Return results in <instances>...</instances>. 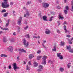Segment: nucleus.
<instances>
[{"label":"nucleus","mask_w":73,"mask_h":73,"mask_svg":"<svg viewBox=\"0 0 73 73\" xmlns=\"http://www.w3.org/2000/svg\"><path fill=\"white\" fill-rule=\"evenodd\" d=\"M26 13L27 16H29V12H28V10H27Z\"/></svg>","instance_id":"26"},{"label":"nucleus","mask_w":73,"mask_h":73,"mask_svg":"<svg viewBox=\"0 0 73 73\" xmlns=\"http://www.w3.org/2000/svg\"><path fill=\"white\" fill-rule=\"evenodd\" d=\"M10 4L11 5H13V2H10Z\"/></svg>","instance_id":"48"},{"label":"nucleus","mask_w":73,"mask_h":73,"mask_svg":"<svg viewBox=\"0 0 73 73\" xmlns=\"http://www.w3.org/2000/svg\"><path fill=\"white\" fill-rule=\"evenodd\" d=\"M68 43L69 44H72V41L70 40H69Z\"/></svg>","instance_id":"40"},{"label":"nucleus","mask_w":73,"mask_h":73,"mask_svg":"<svg viewBox=\"0 0 73 73\" xmlns=\"http://www.w3.org/2000/svg\"><path fill=\"white\" fill-rule=\"evenodd\" d=\"M64 30L65 31V33H67L68 32V31H67V30H66V26L64 25Z\"/></svg>","instance_id":"18"},{"label":"nucleus","mask_w":73,"mask_h":73,"mask_svg":"<svg viewBox=\"0 0 73 73\" xmlns=\"http://www.w3.org/2000/svg\"><path fill=\"white\" fill-rule=\"evenodd\" d=\"M53 17H54L53 16L51 17V18H50V19L49 20V21H52V20H53V19H52V18H53Z\"/></svg>","instance_id":"33"},{"label":"nucleus","mask_w":73,"mask_h":73,"mask_svg":"<svg viewBox=\"0 0 73 73\" xmlns=\"http://www.w3.org/2000/svg\"><path fill=\"white\" fill-rule=\"evenodd\" d=\"M65 9H66V10H67V11H69V7L68 6H66V7Z\"/></svg>","instance_id":"35"},{"label":"nucleus","mask_w":73,"mask_h":73,"mask_svg":"<svg viewBox=\"0 0 73 73\" xmlns=\"http://www.w3.org/2000/svg\"><path fill=\"white\" fill-rule=\"evenodd\" d=\"M39 69L37 70L38 72H40L41 70V69H42L43 66H41V65H39Z\"/></svg>","instance_id":"11"},{"label":"nucleus","mask_w":73,"mask_h":73,"mask_svg":"<svg viewBox=\"0 0 73 73\" xmlns=\"http://www.w3.org/2000/svg\"><path fill=\"white\" fill-rule=\"evenodd\" d=\"M8 15V13H6L3 15V16L4 17H7Z\"/></svg>","instance_id":"23"},{"label":"nucleus","mask_w":73,"mask_h":73,"mask_svg":"<svg viewBox=\"0 0 73 73\" xmlns=\"http://www.w3.org/2000/svg\"><path fill=\"white\" fill-rule=\"evenodd\" d=\"M27 68H26V70H28L29 69V67L28 66V65H27Z\"/></svg>","instance_id":"47"},{"label":"nucleus","mask_w":73,"mask_h":73,"mask_svg":"<svg viewBox=\"0 0 73 73\" xmlns=\"http://www.w3.org/2000/svg\"><path fill=\"white\" fill-rule=\"evenodd\" d=\"M4 2L2 3V7L3 8H8L9 7V5L8 4L7 0H4Z\"/></svg>","instance_id":"1"},{"label":"nucleus","mask_w":73,"mask_h":73,"mask_svg":"<svg viewBox=\"0 0 73 73\" xmlns=\"http://www.w3.org/2000/svg\"><path fill=\"white\" fill-rule=\"evenodd\" d=\"M4 30L7 31V30H8V28H5Z\"/></svg>","instance_id":"54"},{"label":"nucleus","mask_w":73,"mask_h":73,"mask_svg":"<svg viewBox=\"0 0 73 73\" xmlns=\"http://www.w3.org/2000/svg\"><path fill=\"white\" fill-rule=\"evenodd\" d=\"M13 68L15 71H16V69H20V68L17 66V65L16 63H14Z\"/></svg>","instance_id":"3"},{"label":"nucleus","mask_w":73,"mask_h":73,"mask_svg":"<svg viewBox=\"0 0 73 73\" xmlns=\"http://www.w3.org/2000/svg\"><path fill=\"white\" fill-rule=\"evenodd\" d=\"M51 61L50 60H48V63H50Z\"/></svg>","instance_id":"64"},{"label":"nucleus","mask_w":73,"mask_h":73,"mask_svg":"<svg viewBox=\"0 0 73 73\" xmlns=\"http://www.w3.org/2000/svg\"><path fill=\"white\" fill-rule=\"evenodd\" d=\"M69 51L70 52L73 53V49H70V50H69Z\"/></svg>","instance_id":"38"},{"label":"nucleus","mask_w":73,"mask_h":73,"mask_svg":"<svg viewBox=\"0 0 73 73\" xmlns=\"http://www.w3.org/2000/svg\"><path fill=\"white\" fill-rule=\"evenodd\" d=\"M56 31L58 33H60V30H57Z\"/></svg>","instance_id":"41"},{"label":"nucleus","mask_w":73,"mask_h":73,"mask_svg":"<svg viewBox=\"0 0 73 73\" xmlns=\"http://www.w3.org/2000/svg\"><path fill=\"white\" fill-rule=\"evenodd\" d=\"M58 18H59V19L60 20H63V19H64V17H62V16L58 17Z\"/></svg>","instance_id":"22"},{"label":"nucleus","mask_w":73,"mask_h":73,"mask_svg":"<svg viewBox=\"0 0 73 73\" xmlns=\"http://www.w3.org/2000/svg\"><path fill=\"white\" fill-rule=\"evenodd\" d=\"M71 64V63H69L68 65H67V66H68V68H70V66H71V65H70V64Z\"/></svg>","instance_id":"30"},{"label":"nucleus","mask_w":73,"mask_h":73,"mask_svg":"<svg viewBox=\"0 0 73 73\" xmlns=\"http://www.w3.org/2000/svg\"><path fill=\"white\" fill-rule=\"evenodd\" d=\"M56 3L57 4H59V3H58V1H56Z\"/></svg>","instance_id":"63"},{"label":"nucleus","mask_w":73,"mask_h":73,"mask_svg":"<svg viewBox=\"0 0 73 73\" xmlns=\"http://www.w3.org/2000/svg\"><path fill=\"white\" fill-rule=\"evenodd\" d=\"M64 12L65 14H67L68 13V11L66 10H64Z\"/></svg>","instance_id":"31"},{"label":"nucleus","mask_w":73,"mask_h":73,"mask_svg":"<svg viewBox=\"0 0 73 73\" xmlns=\"http://www.w3.org/2000/svg\"><path fill=\"white\" fill-rule=\"evenodd\" d=\"M54 49H52V51L54 52H56L57 51V50L56 49V46H55L53 48Z\"/></svg>","instance_id":"17"},{"label":"nucleus","mask_w":73,"mask_h":73,"mask_svg":"<svg viewBox=\"0 0 73 73\" xmlns=\"http://www.w3.org/2000/svg\"><path fill=\"white\" fill-rule=\"evenodd\" d=\"M19 54H21L22 52H23L24 53H26V50H25L24 49H19Z\"/></svg>","instance_id":"7"},{"label":"nucleus","mask_w":73,"mask_h":73,"mask_svg":"<svg viewBox=\"0 0 73 73\" xmlns=\"http://www.w3.org/2000/svg\"><path fill=\"white\" fill-rule=\"evenodd\" d=\"M23 9L24 10H25V9H26V8H25V7H23Z\"/></svg>","instance_id":"59"},{"label":"nucleus","mask_w":73,"mask_h":73,"mask_svg":"<svg viewBox=\"0 0 73 73\" xmlns=\"http://www.w3.org/2000/svg\"><path fill=\"white\" fill-rule=\"evenodd\" d=\"M33 57H34V55L33 54H31L29 55V58L30 59H31V58H32Z\"/></svg>","instance_id":"16"},{"label":"nucleus","mask_w":73,"mask_h":73,"mask_svg":"<svg viewBox=\"0 0 73 73\" xmlns=\"http://www.w3.org/2000/svg\"><path fill=\"white\" fill-rule=\"evenodd\" d=\"M64 69L62 68H60V70L61 72H63L64 71Z\"/></svg>","instance_id":"27"},{"label":"nucleus","mask_w":73,"mask_h":73,"mask_svg":"<svg viewBox=\"0 0 73 73\" xmlns=\"http://www.w3.org/2000/svg\"><path fill=\"white\" fill-rule=\"evenodd\" d=\"M21 20H22V17H21L18 20V24L19 25H21Z\"/></svg>","instance_id":"5"},{"label":"nucleus","mask_w":73,"mask_h":73,"mask_svg":"<svg viewBox=\"0 0 73 73\" xmlns=\"http://www.w3.org/2000/svg\"><path fill=\"white\" fill-rule=\"evenodd\" d=\"M3 42H7V38L5 37H3Z\"/></svg>","instance_id":"25"},{"label":"nucleus","mask_w":73,"mask_h":73,"mask_svg":"<svg viewBox=\"0 0 73 73\" xmlns=\"http://www.w3.org/2000/svg\"><path fill=\"white\" fill-rule=\"evenodd\" d=\"M1 57H7V55H5V54H2L1 55Z\"/></svg>","instance_id":"19"},{"label":"nucleus","mask_w":73,"mask_h":73,"mask_svg":"<svg viewBox=\"0 0 73 73\" xmlns=\"http://www.w3.org/2000/svg\"><path fill=\"white\" fill-rule=\"evenodd\" d=\"M9 23H7L6 25V27H8V26L9 25Z\"/></svg>","instance_id":"46"},{"label":"nucleus","mask_w":73,"mask_h":73,"mask_svg":"<svg viewBox=\"0 0 73 73\" xmlns=\"http://www.w3.org/2000/svg\"><path fill=\"white\" fill-rule=\"evenodd\" d=\"M57 8V9H60V8H61V7H60V6H58Z\"/></svg>","instance_id":"42"},{"label":"nucleus","mask_w":73,"mask_h":73,"mask_svg":"<svg viewBox=\"0 0 73 73\" xmlns=\"http://www.w3.org/2000/svg\"><path fill=\"white\" fill-rule=\"evenodd\" d=\"M38 66V64L36 63V62H34V66L35 68H36V67H37V66Z\"/></svg>","instance_id":"15"},{"label":"nucleus","mask_w":73,"mask_h":73,"mask_svg":"<svg viewBox=\"0 0 73 73\" xmlns=\"http://www.w3.org/2000/svg\"><path fill=\"white\" fill-rule=\"evenodd\" d=\"M7 49L8 50H9V51H10V52H12L13 49V47H12V46H11L8 47L7 48Z\"/></svg>","instance_id":"9"},{"label":"nucleus","mask_w":73,"mask_h":73,"mask_svg":"<svg viewBox=\"0 0 73 73\" xmlns=\"http://www.w3.org/2000/svg\"><path fill=\"white\" fill-rule=\"evenodd\" d=\"M4 33V32L3 31H0V35L2 34V33Z\"/></svg>","instance_id":"58"},{"label":"nucleus","mask_w":73,"mask_h":73,"mask_svg":"<svg viewBox=\"0 0 73 73\" xmlns=\"http://www.w3.org/2000/svg\"><path fill=\"white\" fill-rule=\"evenodd\" d=\"M71 11H73V5L72 7V9H71Z\"/></svg>","instance_id":"50"},{"label":"nucleus","mask_w":73,"mask_h":73,"mask_svg":"<svg viewBox=\"0 0 73 73\" xmlns=\"http://www.w3.org/2000/svg\"><path fill=\"white\" fill-rule=\"evenodd\" d=\"M41 53V51L40 50H38L37 52V53Z\"/></svg>","instance_id":"44"},{"label":"nucleus","mask_w":73,"mask_h":73,"mask_svg":"<svg viewBox=\"0 0 73 73\" xmlns=\"http://www.w3.org/2000/svg\"><path fill=\"white\" fill-rule=\"evenodd\" d=\"M43 20H44V21H48V20L46 19V18H47V17H46V16H44L43 17Z\"/></svg>","instance_id":"14"},{"label":"nucleus","mask_w":73,"mask_h":73,"mask_svg":"<svg viewBox=\"0 0 73 73\" xmlns=\"http://www.w3.org/2000/svg\"><path fill=\"white\" fill-rule=\"evenodd\" d=\"M66 49L67 50H70L71 49V47L70 46H66Z\"/></svg>","instance_id":"13"},{"label":"nucleus","mask_w":73,"mask_h":73,"mask_svg":"<svg viewBox=\"0 0 73 73\" xmlns=\"http://www.w3.org/2000/svg\"><path fill=\"white\" fill-rule=\"evenodd\" d=\"M13 35H14V36H16V32H14L13 34Z\"/></svg>","instance_id":"45"},{"label":"nucleus","mask_w":73,"mask_h":73,"mask_svg":"<svg viewBox=\"0 0 73 73\" xmlns=\"http://www.w3.org/2000/svg\"><path fill=\"white\" fill-rule=\"evenodd\" d=\"M27 21H25V24H27Z\"/></svg>","instance_id":"61"},{"label":"nucleus","mask_w":73,"mask_h":73,"mask_svg":"<svg viewBox=\"0 0 73 73\" xmlns=\"http://www.w3.org/2000/svg\"><path fill=\"white\" fill-rule=\"evenodd\" d=\"M42 5H43V7L44 8H47L49 6V5L47 3H43L42 4Z\"/></svg>","instance_id":"8"},{"label":"nucleus","mask_w":73,"mask_h":73,"mask_svg":"<svg viewBox=\"0 0 73 73\" xmlns=\"http://www.w3.org/2000/svg\"><path fill=\"white\" fill-rule=\"evenodd\" d=\"M61 16H62V14L61 13H59L58 15V17H61Z\"/></svg>","instance_id":"29"},{"label":"nucleus","mask_w":73,"mask_h":73,"mask_svg":"<svg viewBox=\"0 0 73 73\" xmlns=\"http://www.w3.org/2000/svg\"><path fill=\"white\" fill-rule=\"evenodd\" d=\"M60 46H64V45H65V42L64 41H61L60 42Z\"/></svg>","instance_id":"12"},{"label":"nucleus","mask_w":73,"mask_h":73,"mask_svg":"<svg viewBox=\"0 0 73 73\" xmlns=\"http://www.w3.org/2000/svg\"><path fill=\"white\" fill-rule=\"evenodd\" d=\"M42 45L43 46V47H44V48H46L45 47V46L44 45V43H42Z\"/></svg>","instance_id":"53"},{"label":"nucleus","mask_w":73,"mask_h":73,"mask_svg":"<svg viewBox=\"0 0 73 73\" xmlns=\"http://www.w3.org/2000/svg\"><path fill=\"white\" fill-rule=\"evenodd\" d=\"M66 37H70V35H67L66 36Z\"/></svg>","instance_id":"51"},{"label":"nucleus","mask_w":73,"mask_h":73,"mask_svg":"<svg viewBox=\"0 0 73 73\" xmlns=\"http://www.w3.org/2000/svg\"><path fill=\"white\" fill-rule=\"evenodd\" d=\"M71 5H73V0L71 2Z\"/></svg>","instance_id":"55"},{"label":"nucleus","mask_w":73,"mask_h":73,"mask_svg":"<svg viewBox=\"0 0 73 73\" xmlns=\"http://www.w3.org/2000/svg\"><path fill=\"white\" fill-rule=\"evenodd\" d=\"M23 44L24 45H26V46H28V45H29L28 42H27V40H25V38L23 39Z\"/></svg>","instance_id":"4"},{"label":"nucleus","mask_w":73,"mask_h":73,"mask_svg":"<svg viewBox=\"0 0 73 73\" xmlns=\"http://www.w3.org/2000/svg\"><path fill=\"white\" fill-rule=\"evenodd\" d=\"M28 64L29 65H32L31 64V61H29L28 62Z\"/></svg>","instance_id":"39"},{"label":"nucleus","mask_w":73,"mask_h":73,"mask_svg":"<svg viewBox=\"0 0 73 73\" xmlns=\"http://www.w3.org/2000/svg\"><path fill=\"white\" fill-rule=\"evenodd\" d=\"M19 57H20V56H17V59L18 60H20V59L19 58Z\"/></svg>","instance_id":"37"},{"label":"nucleus","mask_w":73,"mask_h":73,"mask_svg":"<svg viewBox=\"0 0 73 73\" xmlns=\"http://www.w3.org/2000/svg\"><path fill=\"white\" fill-rule=\"evenodd\" d=\"M42 56H38L37 57V60H40V59H41V58Z\"/></svg>","instance_id":"20"},{"label":"nucleus","mask_w":73,"mask_h":73,"mask_svg":"<svg viewBox=\"0 0 73 73\" xmlns=\"http://www.w3.org/2000/svg\"><path fill=\"white\" fill-rule=\"evenodd\" d=\"M45 33L46 34H50L51 33V31L49 30L46 29V30Z\"/></svg>","instance_id":"10"},{"label":"nucleus","mask_w":73,"mask_h":73,"mask_svg":"<svg viewBox=\"0 0 73 73\" xmlns=\"http://www.w3.org/2000/svg\"><path fill=\"white\" fill-rule=\"evenodd\" d=\"M0 28L1 29H2V30H4L5 28H4L3 27H0Z\"/></svg>","instance_id":"49"},{"label":"nucleus","mask_w":73,"mask_h":73,"mask_svg":"<svg viewBox=\"0 0 73 73\" xmlns=\"http://www.w3.org/2000/svg\"><path fill=\"white\" fill-rule=\"evenodd\" d=\"M14 13H15V11H13V14H14Z\"/></svg>","instance_id":"62"},{"label":"nucleus","mask_w":73,"mask_h":73,"mask_svg":"<svg viewBox=\"0 0 73 73\" xmlns=\"http://www.w3.org/2000/svg\"><path fill=\"white\" fill-rule=\"evenodd\" d=\"M47 58V56H44L42 58V63L44 65H45L46 64V60Z\"/></svg>","instance_id":"2"},{"label":"nucleus","mask_w":73,"mask_h":73,"mask_svg":"<svg viewBox=\"0 0 73 73\" xmlns=\"http://www.w3.org/2000/svg\"><path fill=\"white\" fill-rule=\"evenodd\" d=\"M28 26H26L24 28V29H25V30H27V29H28Z\"/></svg>","instance_id":"36"},{"label":"nucleus","mask_w":73,"mask_h":73,"mask_svg":"<svg viewBox=\"0 0 73 73\" xmlns=\"http://www.w3.org/2000/svg\"><path fill=\"white\" fill-rule=\"evenodd\" d=\"M64 3H66V0H64Z\"/></svg>","instance_id":"60"},{"label":"nucleus","mask_w":73,"mask_h":73,"mask_svg":"<svg viewBox=\"0 0 73 73\" xmlns=\"http://www.w3.org/2000/svg\"><path fill=\"white\" fill-rule=\"evenodd\" d=\"M51 14H52V15H56V12H50Z\"/></svg>","instance_id":"32"},{"label":"nucleus","mask_w":73,"mask_h":73,"mask_svg":"<svg viewBox=\"0 0 73 73\" xmlns=\"http://www.w3.org/2000/svg\"><path fill=\"white\" fill-rule=\"evenodd\" d=\"M25 36L26 38H29L30 37L29 34H27Z\"/></svg>","instance_id":"21"},{"label":"nucleus","mask_w":73,"mask_h":73,"mask_svg":"<svg viewBox=\"0 0 73 73\" xmlns=\"http://www.w3.org/2000/svg\"><path fill=\"white\" fill-rule=\"evenodd\" d=\"M20 27L18 28V32H20Z\"/></svg>","instance_id":"52"},{"label":"nucleus","mask_w":73,"mask_h":73,"mask_svg":"<svg viewBox=\"0 0 73 73\" xmlns=\"http://www.w3.org/2000/svg\"><path fill=\"white\" fill-rule=\"evenodd\" d=\"M1 12L2 13H4V12H6V10L5 9L3 10L2 11H1Z\"/></svg>","instance_id":"34"},{"label":"nucleus","mask_w":73,"mask_h":73,"mask_svg":"<svg viewBox=\"0 0 73 73\" xmlns=\"http://www.w3.org/2000/svg\"><path fill=\"white\" fill-rule=\"evenodd\" d=\"M10 42H15V40L13 38H11L10 39Z\"/></svg>","instance_id":"24"},{"label":"nucleus","mask_w":73,"mask_h":73,"mask_svg":"<svg viewBox=\"0 0 73 73\" xmlns=\"http://www.w3.org/2000/svg\"><path fill=\"white\" fill-rule=\"evenodd\" d=\"M10 21V19H8V24L9 23V22Z\"/></svg>","instance_id":"57"},{"label":"nucleus","mask_w":73,"mask_h":73,"mask_svg":"<svg viewBox=\"0 0 73 73\" xmlns=\"http://www.w3.org/2000/svg\"><path fill=\"white\" fill-rule=\"evenodd\" d=\"M57 54V57H59L60 59L61 60H62V59H63V57H62V56L61 55V53H58Z\"/></svg>","instance_id":"6"},{"label":"nucleus","mask_w":73,"mask_h":73,"mask_svg":"<svg viewBox=\"0 0 73 73\" xmlns=\"http://www.w3.org/2000/svg\"><path fill=\"white\" fill-rule=\"evenodd\" d=\"M9 69H11V66H9Z\"/></svg>","instance_id":"56"},{"label":"nucleus","mask_w":73,"mask_h":73,"mask_svg":"<svg viewBox=\"0 0 73 73\" xmlns=\"http://www.w3.org/2000/svg\"><path fill=\"white\" fill-rule=\"evenodd\" d=\"M33 37L34 38H37V37L36 36H33Z\"/></svg>","instance_id":"43"},{"label":"nucleus","mask_w":73,"mask_h":73,"mask_svg":"<svg viewBox=\"0 0 73 73\" xmlns=\"http://www.w3.org/2000/svg\"><path fill=\"white\" fill-rule=\"evenodd\" d=\"M30 4H31V1H30L29 2L28 1L26 5H28Z\"/></svg>","instance_id":"28"}]
</instances>
